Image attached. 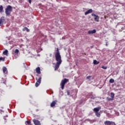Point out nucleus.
<instances>
[{"mask_svg":"<svg viewBox=\"0 0 125 125\" xmlns=\"http://www.w3.org/2000/svg\"><path fill=\"white\" fill-rule=\"evenodd\" d=\"M56 61L57 62L55 65V71H56L59 69L61 63H62V60L61 59V55H60V52H59V48H57V50L55 53Z\"/></svg>","mask_w":125,"mask_h":125,"instance_id":"obj_1","label":"nucleus"},{"mask_svg":"<svg viewBox=\"0 0 125 125\" xmlns=\"http://www.w3.org/2000/svg\"><path fill=\"white\" fill-rule=\"evenodd\" d=\"M13 10V8L12 6L10 5H8L5 9V13L6 14V16H10V14H11V12Z\"/></svg>","mask_w":125,"mask_h":125,"instance_id":"obj_2","label":"nucleus"},{"mask_svg":"<svg viewBox=\"0 0 125 125\" xmlns=\"http://www.w3.org/2000/svg\"><path fill=\"white\" fill-rule=\"evenodd\" d=\"M68 82H69V79H67L66 78H64L63 80L62 81L60 84L62 89H64L65 84H66Z\"/></svg>","mask_w":125,"mask_h":125,"instance_id":"obj_3","label":"nucleus"},{"mask_svg":"<svg viewBox=\"0 0 125 125\" xmlns=\"http://www.w3.org/2000/svg\"><path fill=\"white\" fill-rule=\"evenodd\" d=\"M37 82L35 83V86L36 87H38V86H39V85H40V84H41V83H42V77H40L38 79H37Z\"/></svg>","mask_w":125,"mask_h":125,"instance_id":"obj_4","label":"nucleus"},{"mask_svg":"<svg viewBox=\"0 0 125 125\" xmlns=\"http://www.w3.org/2000/svg\"><path fill=\"white\" fill-rule=\"evenodd\" d=\"M92 16H94L95 21H96V22H99V17L98 15H96L95 14H91Z\"/></svg>","mask_w":125,"mask_h":125,"instance_id":"obj_5","label":"nucleus"},{"mask_svg":"<svg viewBox=\"0 0 125 125\" xmlns=\"http://www.w3.org/2000/svg\"><path fill=\"white\" fill-rule=\"evenodd\" d=\"M5 21V19H4V17H1L0 19V26H2Z\"/></svg>","mask_w":125,"mask_h":125,"instance_id":"obj_6","label":"nucleus"},{"mask_svg":"<svg viewBox=\"0 0 125 125\" xmlns=\"http://www.w3.org/2000/svg\"><path fill=\"white\" fill-rule=\"evenodd\" d=\"M96 33V30L93 29V30H89L88 31V35H92L93 34H95Z\"/></svg>","mask_w":125,"mask_h":125,"instance_id":"obj_7","label":"nucleus"},{"mask_svg":"<svg viewBox=\"0 0 125 125\" xmlns=\"http://www.w3.org/2000/svg\"><path fill=\"white\" fill-rule=\"evenodd\" d=\"M100 110H101V106H99L98 107L94 108L93 111L94 112H95V113H97L99 112Z\"/></svg>","mask_w":125,"mask_h":125,"instance_id":"obj_8","label":"nucleus"},{"mask_svg":"<svg viewBox=\"0 0 125 125\" xmlns=\"http://www.w3.org/2000/svg\"><path fill=\"white\" fill-rule=\"evenodd\" d=\"M33 123L35 125H41V122L39 120L36 119L33 120Z\"/></svg>","mask_w":125,"mask_h":125,"instance_id":"obj_9","label":"nucleus"},{"mask_svg":"<svg viewBox=\"0 0 125 125\" xmlns=\"http://www.w3.org/2000/svg\"><path fill=\"white\" fill-rule=\"evenodd\" d=\"M15 58H17V57L18 56V54L19 53V50H18V49H16L15 51Z\"/></svg>","mask_w":125,"mask_h":125,"instance_id":"obj_10","label":"nucleus"},{"mask_svg":"<svg viewBox=\"0 0 125 125\" xmlns=\"http://www.w3.org/2000/svg\"><path fill=\"white\" fill-rule=\"evenodd\" d=\"M92 9H90L88 11L85 12V15H87V14H89V13H92Z\"/></svg>","mask_w":125,"mask_h":125,"instance_id":"obj_11","label":"nucleus"},{"mask_svg":"<svg viewBox=\"0 0 125 125\" xmlns=\"http://www.w3.org/2000/svg\"><path fill=\"white\" fill-rule=\"evenodd\" d=\"M36 71L37 74H41V68L40 67L36 68Z\"/></svg>","mask_w":125,"mask_h":125,"instance_id":"obj_12","label":"nucleus"},{"mask_svg":"<svg viewBox=\"0 0 125 125\" xmlns=\"http://www.w3.org/2000/svg\"><path fill=\"white\" fill-rule=\"evenodd\" d=\"M56 102H57V101H53L50 104L51 107H54L56 105Z\"/></svg>","mask_w":125,"mask_h":125,"instance_id":"obj_13","label":"nucleus"},{"mask_svg":"<svg viewBox=\"0 0 125 125\" xmlns=\"http://www.w3.org/2000/svg\"><path fill=\"white\" fill-rule=\"evenodd\" d=\"M2 70L4 74H7V69H6V67H5V66L3 67Z\"/></svg>","mask_w":125,"mask_h":125,"instance_id":"obj_14","label":"nucleus"},{"mask_svg":"<svg viewBox=\"0 0 125 125\" xmlns=\"http://www.w3.org/2000/svg\"><path fill=\"white\" fill-rule=\"evenodd\" d=\"M112 121H106L104 122L105 125H111Z\"/></svg>","mask_w":125,"mask_h":125,"instance_id":"obj_15","label":"nucleus"},{"mask_svg":"<svg viewBox=\"0 0 125 125\" xmlns=\"http://www.w3.org/2000/svg\"><path fill=\"white\" fill-rule=\"evenodd\" d=\"M22 31H26V32H30V29H29L28 27H25L24 28H23L22 29Z\"/></svg>","mask_w":125,"mask_h":125,"instance_id":"obj_16","label":"nucleus"},{"mask_svg":"<svg viewBox=\"0 0 125 125\" xmlns=\"http://www.w3.org/2000/svg\"><path fill=\"white\" fill-rule=\"evenodd\" d=\"M3 12V7L2 5L0 6V13H2Z\"/></svg>","mask_w":125,"mask_h":125,"instance_id":"obj_17","label":"nucleus"},{"mask_svg":"<svg viewBox=\"0 0 125 125\" xmlns=\"http://www.w3.org/2000/svg\"><path fill=\"white\" fill-rule=\"evenodd\" d=\"M3 54L4 55H7V54H8V50H5V51H4L3 52Z\"/></svg>","mask_w":125,"mask_h":125,"instance_id":"obj_18","label":"nucleus"},{"mask_svg":"<svg viewBox=\"0 0 125 125\" xmlns=\"http://www.w3.org/2000/svg\"><path fill=\"white\" fill-rule=\"evenodd\" d=\"M25 125H32V124L31 123V122H30V121H26L25 122Z\"/></svg>","mask_w":125,"mask_h":125,"instance_id":"obj_19","label":"nucleus"},{"mask_svg":"<svg viewBox=\"0 0 125 125\" xmlns=\"http://www.w3.org/2000/svg\"><path fill=\"white\" fill-rule=\"evenodd\" d=\"M99 63V62H97V61H96V60H95L93 61V63L94 64V65H98Z\"/></svg>","mask_w":125,"mask_h":125,"instance_id":"obj_20","label":"nucleus"},{"mask_svg":"<svg viewBox=\"0 0 125 125\" xmlns=\"http://www.w3.org/2000/svg\"><path fill=\"white\" fill-rule=\"evenodd\" d=\"M111 97L112 99H114L115 97V94L114 93H110Z\"/></svg>","mask_w":125,"mask_h":125,"instance_id":"obj_21","label":"nucleus"},{"mask_svg":"<svg viewBox=\"0 0 125 125\" xmlns=\"http://www.w3.org/2000/svg\"><path fill=\"white\" fill-rule=\"evenodd\" d=\"M109 83H115V80L113 79H111L109 80Z\"/></svg>","mask_w":125,"mask_h":125,"instance_id":"obj_22","label":"nucleus"},{"mask_svg":"<svg viewBox=\"0 0 125 125\" xmlns=\"http://www.w3.org/2000/svg\"><path fill=\"white\" fill-rule=\"evenodd\" d=\"M90 95H91V97H90V99H94V98H95V97H94L93 95H92V93H90Z\"/></svg>","mask_w":125,"mask_h":125,"instance_id":"obj_23","label":"nucleus"},{"mask_svg":"<svg viewBox=\"0 0 125 125\" xmlns=\"http://www.w3.org/2000/svg\"><path fill=\"white\" fill-rule=\"evenodd\" d=\"M96 116L99 117H100V113H99L98 112L95 113Z\"/></svg>","mask_w":125,"mask_h":125,"instance_id":"obj_24","label":"nucleus"},{"mask_svg":"<svg viewBox=\"0 0 125 125\" xmlns=\"http://www.w3.org/2000/svg\"><path fill=\"white\" fill-rule=\"evenodd\" d=\"M4 58L0 57V61H4Z\"/></svg>","mask_w":125,"mask_h":125,"instance_id":"obj_25","label":"nucleus"},{"mask_svg":"<svg viewBox=\"0 0 125 125\" xmlns=\"http://www.w3.org/2000/svg\"><path fill=\"white\" fill-rule=\"evenodd\" d=\"M107 100L108 101H112V100H114V99H112V98H107Z\"/></svg>","mask_w":125,"mask_h":125,"instance_id":"obj_26","label":"nucleus"},{"mask_svg":"<svg viewBox=\"0 0 125 125\" xmlns=\"http://www.w3.org/2000/svg\"><path fill=\"white\" fill-rule=\"evenodd\" d=\"M102 69H104V70H106L107 69V66H102Z\"/></svg>","mask_w":125,"mask_h":125,"instance_id":"obj_27","label":"nucleus"},{"mask_svg":"<svg viewBox=\"0 0 125 125\" xmlns=\"http://www.w3.org/2000/svg\"><path fill=\"white\" fill-rule=\"evenodd\" d=\"M90 78H91V76H87V77H86V79H87V80H89V79H90Z\"/></svg>","mask_w":125,"mask_h":125,"instance_id":"obj_28","label":"nucleus"},{"mask_svg":"<svg viewBox=\"0 0 125 125\" xmlns=\"http://www.w3.org/2000/svg\"><path fill=\"white\" fill-rule=\"evenodd\" d=\"M67 95H70V92H69V90L67 91Z\"/></svg>","mask_w":125,"mask_h":125,"instance_id":"obj_29","label":"nucleus"},{"mask_svg":"<svg viewBox=\"0 0 125 125\" xmlns=\"http://www.w3.org/2000/svg\"><path fill=\"white\" fill-rule=\"evenodd\" d=\"M29 3H31L32 2V0H28Z\"/></svg>","mask_w":125,"mask_h":125,"instance_id":"obj_30","label":"nucleus"},{"mask_svg":"<svg viewBox=\"0 0 125 125\" xmlns=\"http://www.w3.org/2000/svg\"><path fill=\"white\" fill-rule=\"evenodd\" d=\"M105 45H106V46H108V42H106Z\"/></svg>","mask_w":125,"mask_h":125,"instance_id":"obj_31","label":"nucleus"},{"mask_svg":"<svg viewBox=\"0 0 125 125\" xmlns=\"http://www.w3.org/2000/svg\"><path fill=\"white\" fill-rule=\"evenodd\" d=\"M93 47V46H91V48H92Z\"/></svg>","mask_w":125,"mask_h":125,"instance_id":"obj_32","label":"nucleus"},{"mask_svg":"<svg viewBox=\"0 0 125 125\" xmlns=\"http://www.w3.org/2000/svg\"><path fill=\"white\" fill-rule=\"evenodd\" d=\"M61 93H62V94H63V92H62Z\"/></svg>","mask_w":125,"mask_h":125,"instance_id":"obj_33","label":"nucleus"},{"mask_svg":"<svg viewBox=\"0 0 125 125\" xmlns=\"http://www.w3.org/2000/svg\"><path fill=\"white\" fill-rule=\"evenodd\" d=\"M0 111H1V112H2V110H0Z\"/></svg>","mask_w":125,"mask_h":125,"instance_id":"obj_34","label":"nucleus"}]
</instances>
